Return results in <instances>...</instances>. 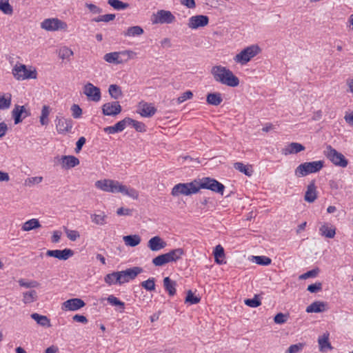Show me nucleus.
<instances>
[{
    "instance_id": "48",
    "label": "nucleus",
    "mask_w": 353,
    "mask_h": 353,
    "mask_svg": "<svg viewBox=\"0 0 353 353\" xmlns=\"http://www.w3.org/2000/svg\"><path fill=\"white\" fill-rule=\"evenodd\" d=\"M246 305L250 307H256L261 305V301L259 297V295H254L252 299H247L244 301Z\"/></svg>"
},
{
    "instance_id": "16",
    "label": "nucleus",
    "mask_w": 353,
    "mask_h": 353,
    "mask_svg": "<svg viewBox=\"0 0 353 353\" xmlns=\"http://www.w3.org/2000/svg\"><path fill=\"white\" fill-rule=\"evenodd\" d=\"M85 305V302L79 298H73L64 301L62 303L63 310L76 311Z\"/></svg>"
},
{
    "instance_id": "40",
    "label": "nucleus",
    "mask_w": 353,
    "mask_h": 353,
    "mask_svg": "<svg viewBox=\"0 0 353 353\" xmlns=\"http://www.w3.org/2000/svg\"><path fill=\"white\" fill-rule=\"evenodd\" d=\"M107 301L111 305L119 307L121 312L124 311L125 303L120 301L118 298H117L114 295L108 296L107 298Z\"/></svg>"
},
{
    "instance_id": "47",
    "label": "nucleus",
    "mask_w": 353,
    "mask_h": 353,
    "mask_svg": "<svg viewBox=\"0 0 353 353\" xmlns=\"http://www.w3.org/2000/svg\"><path fill=\"white\" fill-rule=\"evenodd\" d=\"M200 301H201L200 297H199L197 296H194L191 290L188 291L187 296L185 299V303H190V305H194V304L199 303L200 302Z\"/></svg>"
},
{
    "instance_id": "64",
    "label": "nucleus",
    "mask_w": 353,
    "mask_h": 353,
    "mask_svg": "<svg viewBox=\"0 0 353 353\" xmlns=\"http://www.w3.org/2000/svg\"><path fill=\"white\" fill-rule=\"evenodd\" d=\"M85 6L89 9V10L94 14H99L102 12V9L99 7L97 6L93 3H86Z\"/></svg>"
},
{
    "instance_id": "5",
    "label": "nucleus",
    "mask_w": 353,
    "mask_h": 353,
    "mask_svg": "<svg viewBox=\"0 0 353 353\" xmlns=\"http://www.w3.org/2000/svg\"><path fill=\"white\" fill-rule=\"evenodd\" d=\"M14 77L19 81L25 79H35L37 77V72L35 69H28L26 65L17 63L12 72Z\"/></svg>"
},
{
    "instance_id": "17",
    "label": "nucleus",
    "mask_w": 353,
    "mask_h": 353,
    "mask_svg": "<svg viewBox=\"0 0 353 353\" xmlns=\"http://www.w3.org/2000/svg\"><path fill=\"white\" fill-rule=\"evenodd\" d=\"M122 110L119 101L106 103L102 106V112L104 115L116 116Z\"/></svg>"
},
{
    "instance_id": "61",
    "label": "nucleus",
    "mask_w": 353,
    "mask_h": 353,
    "mask_svg": "<svg viewBox=\"0 0 353 353\" xmlns=\"http://www.w3.org/2000/svg\"><path fill=\"white\" fill-rule=\"evenodd\" d=\"M132 209L124 208L121 207L117 209V214L119 216H131L132 214Z\"/></svg>"
},
{
    "instance_id": "33",
    "label": "nucleus",
    "mask_w": 353,
    "mask_h": 353,
    "mask_svg": "<svg viewBox=\"0 0 353 353\" xmlns=\"http://www.w3.org/2000/svg\"><path fill=\"white\" fill-rule=\"evenodd\" d=\"M31 318L41 326L48 327L51 326L50 321L46 316L41 315L37 313H33L31 314Z\"/></svg>"
},
{
    "instance_id": "42",
    "label": "nucleus",
    "mask_w": 353,
    "mask_h": 353,
    "mask_svg": "<svg viewBox=\"0 0 353 353\" xmlns=\"http://www.w3.org/2000/svg\"><path fill=\"white\" fill-rule=\"evenodd\" d=\"M234 168L248 176H250L253 172V170H252L251 167L245 165L241 162L234 163Z\"/></svg>"
},
{
    "instance_id": "44",
    "label": "nucleus",
    "mask_w": 353,
    "mask_h": 353,
    "mask_svg": "<svg viewBox=\"0 0 353 353\" xmlns=\"http://www.w3.org/2000/svg\"><path fill=\"white\" fill-rule=\"evenodd\" d=\"M50 107L44 105L41 110V114L40 116V123L42 125H47L48 124V116L50 114Z\"/></svg>"
},
{
    "instance_id": "3",
    "label": "nucleus",
    "mask_w": 353,
    "mask_h": 353,
    "mask_svg": "<svg viewBox=\"0 0 353 353\" xmlns=\"http://www.w3.org/2000/svg\"><path fill=\"white\" fill-rule=\"evenodd\" d=\"M324 167L323 161H315L301 163L294 171L297 177H303L312 173L319 172Z\"/></svg>"
},
{
    "instance_id": "20",
    "label": "nucleus",
    "mask_w": 353,
    "mask_h": 353,
    "mask_svg": "<svg viewBox=\"0 0 353 353\" xmlns=\"http://www.w3.org/2000/svg\"><path fill=\"white\" fill-rule=\"evenodd\" d=\"M130 52H109L104 55V60L110 63L114 64H121L123 63V61L120 59L121 55H128L130 54Z\"/></svg>"
},
{
    "instance_id": "26",
    "label": "nucleus",
    "mask_w": 353,
    "mask_h": 353,
    "mask_svg": "<svg viewBox=\"0 0 353 353\" xmlns=\"http://www.w3.org/2000/svg\"><path fill=\"white\" fill-rule=\"evenodd\" d=\"M165 254H167L168 261L170 263L176 262L178 260L181 259L182 256L185 254V252L183 248H176L172 250Z\"/></svg>"
},
{
    "instance_id": "30",
    "label": "nucleus",
    "mask_w": 353,
    "mask_h": 353,
    "mask_svg": "<svg viewBox=\"0 0 353 353\" xmlns=\"http://www.w3.org/2000/svg\"><path fill=\"white\" fill-rule=\"evenodd\" d=\"M325 305L323 302L321 301H314L312 303H311L309 306L306 308V312L307 313H318L325 311Z\"/></svg>"
},
{
    "instance_id": "35",
    "label": "nucleus",
    "mask_w": 353,
    "mask_h": 353,
    "mask_svg": "<svg viewBox=\"0 0 353 353\" xmlns=\"http://www.w3.org/2000/svg\"><path fill=\"white\" fill-rule=\"evenodd\" d=\"M125 122L123 120L117 122L113 126H108L104 128V131L109 134H114L117 132H122L125 128Z\"/></svg>"
},
{
    "instance_id": "60",
    "label": "nucleus",
    "mask_w": 353,
    "mask_h": 353,
    "mask_svg": "<svg viewBox=\"0 0 353 353\" xmlns=\"http://www.w3.org/2000/svg\"><path fill=\"white\" fill-rule=\"evenodd\" d=\"M288 320L287 315L283 313H278L274 318V321L277 324H283L285 323Z\"/></svg>"
},
{
    "instance_id": "32",
    "label": "nucleus",
    "mask_w": 353,
    "mask_h": 353,
    "mask_svg": "<svg viewBox=\"0 0 353 353\" xmlns=\"http://www.w3.org/2000/svg\"><path fill=\"white\" fill-rule=\"evenodd\" d=\"M104 281L109 285L117 283L121 285V276L119 272H114L112 273L108 274L104 277Z\"/></svg>"
},
{
    "instance_id": "14",
    "label": "nucleus",
    "mask_w": 353,
    "mask_h": 353,
    "mask_svg": "<svg viewBox=\"0 0 353 353\" xmlns=\"http://www.w3.org/2000/svg\"><path fill=\"white\" fill-rule=\"evenodd\" d=\"M154 23H171L175 19L171 12L163 10H159L157 14H154Z\"/></svg>"
},
{
    "instance_id": "49",
    "label": "nucleus",
    "mask_w": 353,
    "mask_h": 353,
    "mask_svg": "<svg viewBox=\"0 0 353 353\" xmlns=\"http://www.w3.org/2000/svg\"><path fill=\"white\" fill-rule=\"evenodd\" d=\"M141 287L148 291H154L155 290V279L150 278L146 281L141 282Z\"/></svg>"
},
{
    "instance_id": "10",
    "label": "nucleus",
    "mask_w": 353,
    "mask_h": 353,
    "mask_svg": "<svg viewBox=\"0 0 353 353\" xmlns=\"http://www.w3.org/2000/svg\"><path fill=\"white\" fill-rule=\"evenodd\" d=\"M83 94L88 97V100L94 102H98L101 99L100 88L89 82L83 86Z\"/></svg>"
},
{
    "instance_id": "56",
    "label": "nucleus",
    "mask_w": 353,
    "mask_h": 353,
    "mask_svg": "<svg viewBox=\"0 0 353 353\" xmlns=\"http://www.w3.org/2000/svg\"><path fill=\"white\" fill-rule=\"evenodd\" d=\"M321 290L322 283L321 282H316L315 283L309 285L307 288V290L311 293H316L318 292L321 291Z\"/></svg>"
},
{
    "instance_id": "57",
    "label": "nucleus",
    "mask_w": 353,
    "mask_h": 353,
    "mask_svg": "<svg viewBox=\"0 0 353 353\" xmlns=\"http://www.w3.org/2000/svg\"><path fill=\"white\" fill-rule=\"evenodd\" d=\"M193 97V93L190 90H188L183 92L180 97H178L177 101L179 103H181L188 99H190Z\"/></svg>"
},
{
    "instance_id": "50",
    "label": "nucleus",
    "mask_w": 353,
    "mask_h": 353,
    "mask_svg": "<svg viewBox=\"0 0 353 353\" xmlns=\"http://www.w3.org/2000/svg\"><path fill=\"white\" fill-rule=\"evenodd\" d=\"M320 272V270L319 268H316L314 269H312L310 271H307V272L301 274L299 276V279L301 280H305L308 278H314L316 277Z\"/></svg>"
},
{
    "instance_id": "23",
    "label": "nucleus",
    "mask_w": 353,
    "mask_h": 353,
    "mask_svg": "<svg viewBox=\"0 0 353 353\" xmlns=\"http://www.w3.org/2000/svg\"><path fill=\"white\" fill-rule=\"evenodd\" d=\"M61 165L63 168L70 169L78 165L80 163L79 159L74 156L68 155L61 157Z\"/></svg>"
},
{
    "instance_id": "29",
    "label": "nucleus",
    "mask_w": 353,
    "mask_h": 353,
    "mask_svg": "<svg viewBox=\"0 0 353 353\" xmlns=\"http://www.w3.org/2000/svg\"><path fill=\"white\" fill-rule=\"evenodd\" d=\"M12 103V94L10 93L0 92V110L8 109Z\"/></svg>"
},
{
    "instance_id": "6",
    "label": "nucleus",
    "mask_w": 353,
    "mask_h": 353,
    "mask_svg": "<svg viewBox=\"0 0 353 353\" xmlns=\"http://www.w3.org/2000/svg\"><path fill=\"white\" fill-rule=\"evenodd\" d=\"M196 188L198 192L200 189H208L223 195L225 186L214 179L204 177L200 181H196Z\"/></svg>"
},
{
    "instance_id": "54",
    "label": "nucleus",
    "mask_w": 353,
    "mask_h": 353,
    "mask_svg": "<svg viewBox=\"0 0 353 353\" xmlns=\"http://www.w3.org/2000/svg\"><path fill=\"white\" fill-rule=\"evenodd\" d=\"M303 347L304 344L302 343L291 345L287 350L286 353H298L303 350Z\"/></svg>"
},
{
    "instance_id": "28",
    "label": "nucleus",
    "mask_w": 353,
    "mask_h": 353,
    "mask_svg": "<svg viewBox=\"0 0 353 353\" xmlns=\"http://www.w3.org/2000/svg\"><path fill=\"white\" fill-rule=\"evenodd\" d=\"M143 29L139 26L129 27L123 34L125 37H134L143 34Z\"/></svg>"
},
{
    "instance_id": "19",
    "label": "nucleus",
    "mask_w": 353,
    "mask_h": 353,
    "mask_svg": "<svg viewBox=\"0 0 353 353\" xmlns=\"http://www.w3.org/2000/svg\"><path fill=\"white\" fill-rule=\"evenodd\" d=\"M139 113L143 117H152L157 112L156 108L146 102H140L139 105Z\"/></svg>"
},
{
    "instance_id": "63",
    "label": "nucleus",
    "mask_w": 353,
    "mask_h": 353,
    "mask_svg": "<svg viewBox=\"0 0 353 353\" xmlns=\"http://www.w3.org/2000/svg\"><path fill=\"white\" fill-rule=\"evenodd\" d=\"M132 126L137 132H142L145 131V125L142 122L134 120Z\"/></svg>"
},
{
    "instance_id": "45",
    "label": "nucleus",
    "mask_w": 353,
    "mask_h": 353,
    "mask_svg": "<svg viewBox=\"0 0 353 353\" xmlns=\"http://www.w3.org/2000/svg\"><path fill=\"white\" fill-rule=\"evenodd\" d=\"M168 263L170 262L168 261L166 254L159 255L152 259V263L155 266H163Z\"/></svg>"
},
{
    "instance_id": "1",
    "label": "nucleus",
    "mask_w": 353,
    "mask_h": 353,
    "mask_svg": "<svg viewBox=\"0 0 353 353\" xmlns=\"http://www.w3.org/2000/svg\"><path fill=\"white\" fill-rule=\"evenodd\" d=\"M95 187L104 192L111 193H121L134 199L139 197V192L134 188L122 185L118 181L111 179L99 180L95 182Z\"/></svg>"
},
{
    "instance_id": "39",
    "label": "nucleus",
    "mask_w": 353,
    "mask_h": 353,
    "mask_svg": "<svg viewBox=\"0 0 353 353\" xmlns=\"http://www.w3.org/2000/svg\"><path fill=\"white\" fill-rule=\"evenodd\" d=\"M108 92L110 97L114 99H118L123 95L121 88L116 84L110 85L108 88Z\"/></svg>"
},
{
    "instance_id": "8",
    "label": "nucleus",
    "mask_w": 353,
    "mask_h": 353,
    "mask_svg": "<svg viewBox=\"0 0 353 353\" xmlns=\"http://www.w3.org/2000/svg\"><path fill=\"white\" fill-rule=\"evenodd\" d=\"M198 192L196 188V180L187 183H178L175 185L171 192L173 196H179L180 195H190Z\"/></svg>"
},
{
    "instance_id": "58",
    "label": "nucleus",
    "mask_w": 353,
    "mask_h": 353,
    "mask_svg": "<svg viewBox=\"0 0 353 353\" xmlns=\"http://www.w3.org/2000/svg\"><path fill=\"white\" fill-rule=\"evenodd\" d=\"M130 52L131 54L128 55H121L120 59H121L122 61H123V63L128 62L130 59H134L137 53L132 50H125L123 51H119V52Z\"/></svg>"
},
{
    "instance_id": "7",
    "label": "nucleus",
    "mask_w": 353,
    "mask_h": 353,
    "mask_svg": "<svg viewBox=\"0 0 353 353\" xmlns=\"http://www.w3.org/2000/svg\"><path fill=\"white\" fill-rule=\"evenodd\" d=\"M261 52L260 48L256 45H252L241 50L237 54L234 60L236 63L245 65L249 62L252 58L256 56Z\"/></svg>"
},
{
    "instance_id": "36",
    "label": "nucleus",
    "mask_w": 353,
    "mask_h": 353,
    "mask_svg": "<svg viewBox=\"0 0 353 353\" xmlns=\"http://www.w3.org/2000/svg\"><path fill=\"white\" fill-rule=\"evenodd\" d=\"M107 215L104 212H101L100 214H91L92 222L96 225H103L106 224Z\"/></svg>"
},
{
    "instance_id": "31",
    "label": "nucleus",
    "mask_w": 353,
    "mask_h": 353,
    "mask_svg": "<svg viewBox=\"0 0 353 353\" xmlns=\"http://www.w3.org/2000/svg\"><path fill=\"white\" fill-rule=\"evenodd\" d=\"M214 256L215 262L217 264L225 263L223 259L225 257L224 249L221 245H217L214 250Z\"/></svg>"
},
{
    "instance_id": "38",
    "label": "nucleus",
    "mask_w": 353,
    "mask_h": 353,
    "mask_svg": "<svg viewBox=\"0 0 353 353\" xmlns=\"http://www.w3.org/2000/svg\"><path fill=\"white\" fill-rule=\"evenodd\" d=\"M40 227L41 224L39 220L36 219H32L25 222L22 225L21 229L23 231H30Z\"/></svg>"
},
{
    "instance_id": "15",
    "label": "nucleus",
    "mask_w": 353,
    "mask_h": 353,
    "mask_svg": "<svg viewBox=\"0 0 353 353\" xmlns=\"http://www.w3.org/2000/svg\"><path fill=\"white\" fill-rule=\"evenodd\" d=\"M209 18L205 15L192 16L189 19L188 26L191 29H197L207 26Z\"/></svg>"
},
{
    "instance_id": "13",
    "label": "nucleus",
    "mask_w": 353,
    "mask_h": 353,
    "mask_svg": "<svg viewBox=\"0 0 353 353\" xmlns=\"http://www.w3.org/2000/svg\"><path fill=\"white\" fill-rule=\"evenodd\" d=\"M31 113L24 105H15L12 111V116L14 121V124L22 122L23 119L30 116Z\"/></svg>"
},
{
    "instance_id": "43",
    "label": "nucleus",
    "mask_w": 353,
    "mask_h": 353,
    "mask_svg": "<svg viewBox=\"0 0 353 353\" xmlns=\"http://www.w3.org/2000/svg\"><path fill=\"white\" fill-rule=\"evenodd\" d=\"M108 3L117 10H123L130 6L129 3H124L119 0H108Z\"/></svg>"
},
{
    "instance_id": "52",
    "label": "nucleus",
    "mask_w": 353,
    "mask_h": 353,
    "mask_svg": "<svg viewBox=\"0 0 353 353\" xmlns=\"http://www.w3.org/2000/svg\"><path fill=\"white\" fill-rule=\"evenodd\" d=\"M254 261L256 263L261 265H268L272 262L271 259L265 256H254Z\"/></svg>"
},
{
    "instance_id": "18",
    "label": "nucleus",
    "mask_w": 353,
    "mask_h": 353,
    "mask_svg": "<svg viewBox=\"0 0 353 353\" xmlns=\"http://www.w3.org/2000/svg\"><path fill=\"white\" fill-rule=\"evenodd\" d=\"M46 255L48 256L57 258L59 260L65 261L74 255V251L70 249H68V248H65L62 250H48L46 252Z\"/></svg>"
},
{
    "instance_id": "11",
    "label": "nucleus",
    "mask_w": 353,
    "mask_h": 353,
    "mask_svg": "<svg viewBox=\"0 0 353 353\" xmlns=\"http://www.w3.org/2000/svg\"><path fill=\"white\" fill-rule=\"evenodd\" d=\"M56 129L59 134L70 132L73 127V121L70 118L57 117Z\"/></svg>"
},
{
    "instance_id": "21",
    "label": "nucleus",
    "mask_w": 353,
    "mask_h": 353,
    "mask_svg": "<svg viewBox=\"0 0 353 353\" xmlns=\"http://www.w3.org/2000/svg\"><path fill=\"white\" fill-rule=\"evenodd\" d=\"M167 243L160 236H155L151 238L148 243V247L152 251H159L163 249L166 246Z\"/></svg>"
},
{
    "instance_id": "4",
    "label": "nucleus",
    "mask_w": 353,
    "mask_h": 353,
    "mask_svg": "<svg viewBox=\"0 0 353 353\" xmlns=\"http://www.w3.org/2000/svg\"><path fill=\"white\" fill-rule=\"evenodd\" d=\"M324 154L334 165L336 166L346 168L348 165V161L345 156L330 145L326 146Z\"/></svg>"
},
{
    "instance_id": "12",
    "label": "nucleus",
    "mask_w": 353,
    "mask_h": 353,
    "mask_svg": "<svg viewBox=\"0 0 353 353\" xmlns=\"http://www.w3.org/2000/svg\"><path fill=\"white\" fill-rule=\"evenodd\" d=\"M121 276V284L129 282L134 279L139 274L143 272V268L140 267H133L125 270L119 272Z\"/></svg>"
},
{
    "instance_id": "41",
    "label": "nucleus",
    "mask_w": 353,
    "mask_h": 353,
    "mask_svg": "<svg viewBox=\"0 0 353 353\" xmlns=\"http://www.w3.org/2000/svg\"><path fill=\"white\" fill-rule=\"evenodd\" d=\"M319 231L322 236L330 239L334 238L336 234L335 228H329L326 224L322 225Z\"/></svg>"
},
{
    "instance_id": "22",
    "label": "nucleus",
    "mask_w": 353,
    "mask_h": 353,
    "mask_svg": "<svg viewBox=\"0 0 353 353\" xmlns=\"http://www.w3.org/2000/svg\"><path fill=\"white\" fill-rule=\"evenodd\" d=\"M317 198V191L316 186L315 185V181H312L307 187V190L305 192L304 199L305 201L308 203H313Z\"/></svg>"
},
{
    "instance_id": "59",
    "label": "nucleus",
    "mask_w": 353,
    "mask_h": 353,
    "mask_svg": "<svg viewBox=\"0 0 353 353\" xmlns=\"http://www.w3.org/2000/svg\"><path fill=\"white\" fill-rule=\"evenodd\" d=\"M72 115L74 119L79 118L82 114V110L79 105L73 104L71 107Z\"/></svg>"
},
{
    "instance_id": "46",
    "label": "nucleus",
    "mask_w": 353,
    "mask_h": 353,
    "mask_svg": "<svg viewBox=\"0 0 353 353\" xmlns=\"http://www.w3.org/2000/svg\"><path fill=\"white\" fill-rule=\"evenodd\" d=\"M0 10L6 14H12L13 12L12 7L8 1L0 0Z\"/></svg>"
},
{
    "instance_id": "2",
    "label": "nucleus",
    "mask_w": 353,
    "mask_h": 353,
    "mask_svg": "<svg viewBox=\"0 0 353 353\" xmlns=\"http://www.w3.org/2000/svg\"><path fill=\"white\" fill-rule=\"evenodd\" d=\"M215 81L230 87H236L239 85V79L233 72L225 66L221 65L212 66L210 70Z\"/></svg>"
},
{
    "instance_id": "37",
    "label": "nucleus",
    "mask_w": 353,
    "mask_h": 353,
    "mask_svg": "<svg viewBox=\"0 0 353 353\" xmlns=\"http://www.w3.org/2000/svg\"><path fill=\"white\" fill-rule=\"evenodd\" d=\"M38 298L37 293L32 290L23 293V302L25 304L31 303L37 301Z\"/></svg>"
},
{
    "instance_id": "27",
    "label": "nucleus",
    "mask_w": 353,
    "mask_h": 353,
    "mask_svg": "<svg viewBox=\"0 0 353 353\" xmlns=\"http://www.w3.org/2000/svg\"><path fill=\"white\" fill-rule=\"evenodd\" d=\"M206 101L210 105L217 106L223 101L221 94L219 92L209 93L207 94Z\"/></svg>"
},
{
    "instance_id": "55",
    "label": "nucleus",
    "mask_w": 353,
    "mask_h": 353,
    "mask_svg": "<svg viewBox=\"0 0 353 353\" xmlns=\"http://www.w3.org/2000/svg\"><path fill=\"white\" fill-rule=\"evenodd\" d=\"M65 233L67 237L72 241H76L77 239L80 237L79 232L77 230H72L69 229H65Z\"/></svg>"
},
{
    "instance_id": "24",
    "label": "nucleus",
    "mask_w": 353,
    "mask_h": 353,
    "mask_svg": "<svg viewBox=\"0 0 353 353\" xmlns=\"http://www.w3.org/2000/svg\"><path fill=\"white\" fill-rule=\"evenodd\" d=\"M329 333H324L322 336L318 339V343L319 346V350L321 352H325L327 350H332V347L329 341Z\"/></svg>"
},
{
    "instance_id": "62",
    "label": "nucleus",
    "mask_w": 353,
    "mask_h": 353,
    "mask_svg": "<svg viewBox=\"0 0 353 353\" xmlns=\"http://www.w3.org/2000/svg\"><path fill=\"white\" fill-rule=\"evenodd\" d=\"M72 54H73L72 50L66 47L61 49L60 52H59V55H60L61 58H62V59L68 58L70 56H72Z\"/></svg>"
},
{
    "instance_id": "53",
    "label": "nucleus",
    "mask_w": 353,
    "mask_h": 353,
    "mask_svg": "<svg viewBox=\"0 0 353 353\" xmlns=\"http://www.w3.org/2000/svg\"><path fill=\"white\" fill-rule=\"evenodd\" d=\"M19 284L21 287H24L26 288H34L39 286V283L37 281H30L29 282L26 281L24 279L19 280Z\"/></svg>"
},
{
    "instance_id": "51",
    "label": "nucleus",
    "mask_w": 353,
    "mask_h": 353,
    "mask_svg": "<svg viewBox=\"0 0 353 353\" xmlns=\"http://www.w3.org/2000/svg\"><path fill=\"white\" fill-rule=\"evenodd\" d=\"M116 16L114 14H106L104 15H100L97 17H95L92 19L93 21L95 22H109L113 21L115 19Z\"/></svg>"
},
{
    "instance_id": "34",
    "label": "nucleus",
    "mask_w": 353,
    "mask_h": 353,
    "mask_svg": "<svg viewBox=\"0 0 353 353\" xmlns=\"http://www.w3.org/2000/svg\"><path fill=\"white\" fill-rule=\"evenodd\" d=\"M123 241L126 245L135 247L141 243V237L137 234L124 236Z\"/></svg>"
},
{
    "instance_id": "25",
    "label": "nucleus",
    "mask_w": 353,
    "mask_h": 353,
    "mask_svg": "<svg viewBox=\"0 0 353 353\" xmlns=\"http://www.w3.org/2000/svg\"><path fill=\"white\" fill-rule=\"evenodd\" d=\"M176 282L167 276L163 279V287L169 296H173L176 294Z\"/></svg>"
},
{
    "instance_id": "9",
    "label": "nucleus",
    "mask_w": 353,
    "mask_h": 353,
    "mask_svg": "<svg viewBox=\"0 0 353 353\" xmlns=\"http://www.w3.org/2000/svg\"><path fill=\"white\" fill-rule=\"evenodd\" d=\"M41 28L47 31H57L66 30L67 23L58 18L46 19L41 23Z\"/></svg>"
}]
</instances>
